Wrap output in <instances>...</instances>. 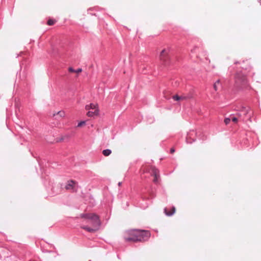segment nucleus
I'll list each match as a JSON object with an SVG mask.
<instances>
[{"label":"nucleus","mask_w":261,"mask_h":261,"mask_svg":"<svg viewBox=\"0 0 261 261\" xmlns=\"http://www.w3.org/2000/svg\"><path fill=\"white\" fill-rule=\"evenodd\" d=\"M80 217L86 221L90 226L83 225L81 228L86 231L93 233L97 231L100 228L101 222L98 215L94 213H84L80 215Z\"/></svg>","instance_id":"obj_1"},{"label":"nucleus","mask_w":261,"mask_h":261,"mask_svg":"<svg viewBox=\"0 0 261 261\" xmlns=\"http://www.w3.org/2000/svg\"><path fill=\"white\" fill-rule=\"evenodd\" d=\"M150 237L148 231L142 230H134L129 232V237H125L126 241L142 242L147 240Z\"/></svg>","instance_id":"obj_2"},{"label":"nucleus","mask_w":261,"mask_h":261,"mask_svg":"<svg viewBox=\"0 0 261 261\" xmlns=\"http://www.w3.org/2000/svg\"><path fill=\"white\" fill-rule=\"evenodd\" d=\"M141 171L143 172H149L151 175L154 176L153 182H157L160 177L159 171L153 167H142Z\"/></svg>","instance_id":"obj_3"},{"label":"nucleus","mask_w":261,"mask_h":261,"mask_svg":"<svg viewBox=\"0 0 261 261\" xmlns=\"http://www.w3.org/2000/svg\"><path fill=\"white\" fill-rule=\"evenodd\" d=\"M169 49H164L162 50L160 55V60L162 63H165L169 59Z\"/></svg>","instance_id":"obj_4"},{"label":"nucleus","mask_w":261,"mask_h":261,"mask_svg":"<svg viewBox=\"0 0 261 261\" xmlns=\"http://www.w3.org/2000/svg\"><path fill=\"white\" fill-rule=\"evenodd\" d=\"M246 81V76L241 72H237L235 75V82L236 84L240 85L244 83Z\"/></svg>","instance_id":"obj_5"},{"label":"nucleus","mask_w":261,"mask_h":261,"mask_svg":"<svg viewBox=\"0 0 261 261\" xmlns=\"http://www.w3.org/2000/svg\"><path fill=\"white\" fill-rule=\"evenodd\" d=\"M77 185V182L74 180H68L66 184V185L65 186V188L67 190H72L73 192L76 191V190H75V188Z\"/></svg>","instance_id":"obj_6"},{"label":"nucleus","mask_w":261,"mask_h":261,"mask_svg":"<svg viewBox=\"0 0 261 261\" xmlns=\"http://www.w3.org/2000/svg\"><path fill=\"white\" fill-rule=\"evenodd\" d=\"M85 109L86 110H89L90 109L96 110L98 109V106L97 103H90L89 105H87L85 106Z\"/></svg>","instance_id":"obj_7"},{"label":"nucleus","mask_w":261,"mask_h":261,"mask_svg":"<svg viewBox=\"0 0 261 261\" xmlns=\"http://www.w3.org/2000/svg\"><path fill=\"white\" fill-rule=\"evenodd\" d=\"M175 211L176 209L174 206H173L170 211H168L166 207L164 208V213L168 216H171L173 215L175 213Z\"/></svg>","instance_id":"obj_8"},{"label":"nucleus","mask_w":261,"mask_h":261,"mask_svg":"<svg viewBox=\"0 0 261 261\" xmlns=\"http://www.w3.org/2000/svg\"><path fill=\"white\" fill-rule=\"evenodd\" d=\"M87 116L89 117H92L94 116H98L99 115V109H96L94 111H89L87 113Z\"/></svg>","instance_id":"obj_9"},{"label":"nucleus","mask_w":261,"mask_h":261,"mask_svg":"<svg viewBox=\"0 0 261 261\" xmlns=\"http://www.w3.org/2000/svg\"><path fill=\"white\" fill-rule=\"evenodd\" d=\"M187 98V97L185 96H179L178 95H174L172 96V99L175 101H182Z\"/></svg>","instance_id":"obj_10"},{"label":"nucleus","mask_w":261,"mask_h":261,"mask_svg":"<svg viewBox=\"0 0 261 261\" xmlns=\"http://www.w3.org/2000/svg\"><path fill=\"white\" fill-rule=\"evenodd\" d=\"M102 153L104 156H108L111 154L112 151L110 149H107L103 150L102 151Z\"/></svg>","instance_id":"obj_11"},{"label":"nucleus","mask_w":261,"mask_h":261,"mask_svg":"<svg viewBox=\"0 0 261 261\" xmlns=\"http://www.w3.org/2000/svg\"><path fill=\"white\" fill-rule=\"evenodd\" d=\"M56 115L59 116L60 117H64L65 115V113L63 111H59L57 114H54L53 116H55Z\"/></svg>","instance_id":"obj_12"},{"label":"nucleus","mask_w":261,"mask_h":261,"mask_svg":"<svg viewBox=\"0 0 261 261\" xmlns=\"http://www.w3.org/2000/svg\"><path fill=\"white\" fill-rule=\"evenodd\" d=\"M220 81L219 80H218V81H217L215 84H214V90L216 91L218 90V85L219 84H220Z\"/></svg>","instance_id":"obj_13"},{"label":"nucleus","mask_w":261,"mask_h":261,"mask_svg":"<svg viewBox=\"0 0 261 261\" xmlns=\"http://www.w3.org/2000/svg\"><path fill=\"white\" fill-rule=\"evenodd\" d=\"M56 21L53 19H49L47 21V24L49 25H53L55 23Z\"/></svg>","instance_id":"obj_14"},{"label":"nucleus","mask_w":261,"mask_h":261,"mask_svg":"<svg viewBox=\"0 0 261 261\" xmlns=\"http://www.w3.org/2000/svg\"><path fill=\"white\" fill-rule=\"evenodd\" d=\"M86 124V121H82L79 124H77V127H81L85 125Z\"/></svg>","instance_id":"obj_15"},{"label":"nucleus","mask_w":261,"mask_h":261,"mask_svg":"<svg viewBox=\"0 0 261 261\" xmlns=\"http://www.w3.org/2000/svg\"><path fill=\"white\" fill-rule=\"evenodd\" d=\"M224 123L226 125L228 124L230 122V119L228 118H226L224 119Z\"/></svg>","instance_id":"obj_16"},{"label":"nucleus","mask_w":261,"mask_h":261,"mask_svg":"<svg viewBox=\"0 0 261 261\" xmlns=\"http://www.w3.org/2000/svg\"><path fill=\"white\" fill-rule=\"evenodd\" d=\"M68 71L70 72H75V70L73 68H72V67H69L68 68Z\"/></svg>","instance_id":"obj_17"},{"label":"nucleus","mask_w":261,"mask_h":261,"mask_svg":"<svg viewBox=\"0 0 261 261\" xmlns=\"http://www.w3.org/2000/svg\"><path fill=\"white\" fill-rule=\"evenodd\" d=\"M82 71V68H79L77 70H75V72L77 73H81Z\"/></svg>","instance_id":"obj_18"},{"label":"nucleus","mask_w":261,"mask_h":261,"mask_svg":"<svg viewBox=\"0 0 261 261\" xmlns=\"http://www.w3.org/2000/svg\"><path fill=\"white\" fill-rule=\"evenodd\" d=\"M232 121L234 122V123H237L238 122V118H236V117H233L232 118Z\"/></svg>","instance_id":"obj_19"},{"label":"nucleus","mask_w":261,"mask_h":261,"mask_svg":"<svg viewBox=\"0 0 261 261\" xmlns=\"http://www.w3.org/2000/svg\"><path fill=\"white\" fill-rule=\"evenodd\" d=\"M175 152V149L174 148H171L170 149V153H173Z\"/></svg>","instance_id":"obj_20"},{"label":"nucleus","mask_w":261,"mask_h":261,"mask_svg":"<svg viewBox=\"0 0 261 261\" xmlns=\"http://www.w3.org/2000/svg\"><path fill=\"white\" fill-rule=\"evenodd\" d=\"M237 115L238 116V117H240L241 115L240 114H237Z\"/></svg>","instance_id":"obj_21"}]
</instances>
